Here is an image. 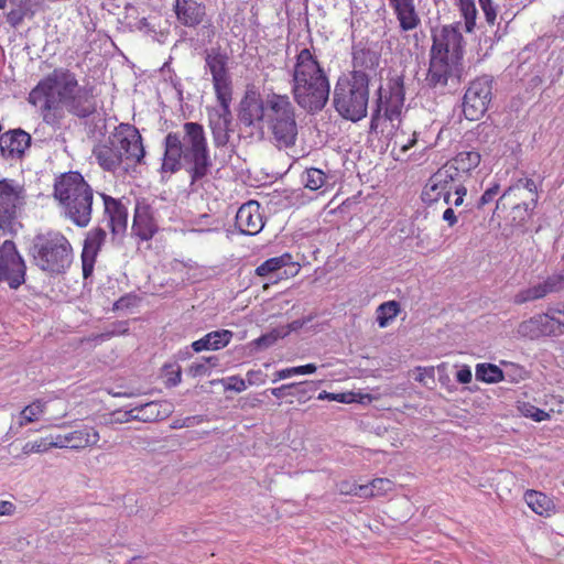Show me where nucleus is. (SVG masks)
Segmentation results:
<instances>
[{"instance_id": "f257e3e1", "label": "nucleus", "mask_w": 564, "mask_h": 564, "mask_svg": "<svg viewBox=\"0 0 564 564\" xmlns=\"http://www.w3.org/2000/svg\"><path fill=\"white\" fill-rule=\"evenodd\" d=\"M183 132V135L180 132L165 135L161 172L175 174L184 169L194 185L209 174L213 162L203 126L185 122Z\"/></svg>"}, {"instance_id": "f03ea898", "label": "nucleus", "mask_w": 564, "mask_h": 564, "mask_svg": "<svg viewBox=\"0 0 564 564\" xmlns=\"http://www.w3.org/2000/svg\"><path fill=\"white\" fill-rule=\"evenodd\" d=\"M465 52L462 23L442 25L432 31V46L425 82L429 87H445L460 70Z\"/></svg>"}, {"instance_id": "7ed1b4c3", "label": "nucleus", "mask_w": 564, "mask_h": 564, "mask_svg": "<svg viewBox=\"0 0 564 564\" xmlns=\"http://www.w3.org/2000/svg\"><path fill=\"white\" fill-rule=\"evenodd\" d=\"M291 93L295 102L310 112L322 110L328 100V77L317 57L308 48L301 50L296 55Z\"/></svg>"}, {"instance_id": "20e7f679", "label": "nucleus", "mask_w": 564, "mask_h": 564, "mask_svg": "<svg viewBox=\"0 0 564 564\" xmlns=\"http://www.w3.org/2000/svg\"><path fill=\"white\" fill-rule=\"evenodd\" d=\"M370 52L360 48L352 52L354 69L349 76L339 77L333 95V105L337 113L345 120L358 122L367 117L369 104V76L362 70L366 57Z\"/></svg>"}, {"instance_id": "39448f33", "label": "nucleus", "mask_w": 564, "mask_h": 564, "mask_svg": "<svg viewBox=\"0 0 564 564\" xmlns=\"http://www.w3.org/2000/svg\"><path fill=\"white\" fill-rule=\"evenodd\" d=\"M228 55L219 48H212L205 57L206 67L213 77V86L219 108L208 111L209 126L216 143L228 141V131L232 120V83L228 72Z\"/></svg>"}, {"instance_id": "423d86ee", "label": "nucleus", "mask_w": 564, "mask_h": 564, "mask_svg": "<svg viewBox=\"0 0 564 564\" xmlns=\"http://www.w3.org/2000/svg\"><path fill=\"white\" fill-rule=\"evenodd\" d=\"M78 85L75 73L58 67L35 85L29 94L28 101L40 108L46 123L54 124L62 118L59 112Z\"/></svg>"}, {"instance_id": "0eeeda50", "label": "nucleus", "mask_w": 564, "mask_h": 564, "mask_svg": "<svg viewBox=\"0 0 564 564\" xmlns=\"http://www.w3.org/2000/svg\"><path fill=\"white\" fill-rule=\"evenodd\" d=\"M53 197L62 214L78 227L90 223L94 189L79 172H67L55 178Z\"/></svg>"}, {"instance_id": "6e6552de", "label": "nucleus", "mask_w": 564, "mask_h": 564, "mask_svg": "<svg viewBox=\"0 0 564 564\" xmlns=\"http://www.w3.org/2000/svg\"><path fill=\"white\" fill-rule=\"evenodd\" d=\"M404 101V75L390 73L386 84L381 85L376 93L369 132L387 137L391 135L402 121Z\"/></svg>"}, {"instance_id": "1a4fd4ad", "label": "nucleus", "mask_w": 564, "mask_h": 564, "mask_svg": "<svg viewBox=\"0 0 564 564\" xmlns=\"http://www.w3.org/2000/svg\"><path fill=\"white\" fill-rule=\"evenodd\" d=\"M239 121L247 127L271 131L274 139L282 140V96L271 94L263 100L261 95L248 89L239 102Z\"/></svg>"}, {"instance_id": "9d476101", "label": "nucleus", "mask_w": 564, "mask_h": 564, "mask_svg": "<svg viewBox=\"0 0 564 564\" xmlns=\"http://www.w3.org/2000/svg\"><path fill=\"white\" fill-rule=\"evenodd\" d=\"M539 192L535 181L520 177L508 186L496 202V213L512 227L528 224L538 205Z\"/></svg>"}, {"instance_id": "9b49d317", "label": "nucleus", "mask_w": 564, "mask_h": 564, "mask_svg": "<svg viewBox=\"0 0 564 564\" xmlns=\"http://www.w3.org/2000/svg\"><path fill=\"white\" fill-rule=\"evenodd\" d=\"M28 204L24 184L14 178L0 180V230L12 237L22 227L20 218Z\"/></svg>"}, {"instance_id": "f8f14e48", "label": "nucleus", "mask_w": 564, "mask_h": 564, "mask_svg": "<svg viewBox=\"0 0 564 564\" xmlns=\"http://www.w3.org/2000/svg\"><path fill=\"white\" fill-rule=\"evenodd\" d=\"M492 97V79L480 76L470 82L463 99V112L470 121L479 120L487 111Z\"/></svg>"}, {"instance_id": "ddd939ff", "label": "nucleus", "mask_w": 564, "mask_h": 564, "mask_svg": "<svg viewBox=\"0 0 564 564\" xmlns=\"http://www.w3.org/2000/svg\"><path fill=\"white\" fill-rule=\"evenodd\" d=\"M111 140L117 145L123 160L140 164L145 155L142 137L139 130L129 123L119 124L111 133Z\"/></svg>"}, {"instance_id": "4468645a", "label": "nucleus", "mask_w": 564, "mask_h": 564, "mask_svg": "<svg viewBox=\"0 0 564 564\" xmlns=\"http://www.w3.org/2000/svg\"><path fill=\"white\" fill-rule=\"evenodd\" d=\"M26 265L18 249H0V282L17 290L25 282Z\"/></svg>"}, {"instance_id": "2eb2a0df", "label": "nucleus", "mask_w": 564, "mask_h": 564, "mask_svg": "<svg viewBox=\"0 0 564 564\" xmlns=\"http://www.w3.org/2000/svg\"><path fill=\"white\" fill-rule=\"evenodd\" d=\"M35 264L51 274L64 273L73 261L72 249H34Z\"/></svg>"}, {"instance_id": "dca6fc26", "label": "nucleus", "mask_w": 564, "mask_h": 564, "mask_svg": "<svg viewBox=\"0 0 564 564\" xmlns=\"http://www.w3.org/2000/svg\"><path fill=\"white\" fill-rule=\"evenodd\" d=\"M32 138L23 129H11L2 133L0 154L11 162L21 161L30 149Z\"/></svg>"}, {"instance_id": "f3484780", "label": "nucleus", "mask_w": 564, "mask_h": 564, "mask_svg": "<svg viewBox=\"0 0 564 564\" xmlns=\"http://www.w3.org/2000/svg\"><path fill=\"white\" fill-rule=\"evenodd\" d=\"M236 226L241 234L254 236L264 227L261 206L256 200L241 205L236 214Z\"/></svg>"}, {"instance_id": "a211bd4d", "label": "nucleus", "mask_w": 564, "mask_h": 564, "mask_svg": "<svg viewBox=\"0 0 564 564\" xmlns=\"http://www.w3.org/2000/svg\"><path fill=\"white\" fill-rule=\"evenodd\" d=\"M564 290V273L547 276L543 282L520 291L513 302L518 305L545 297L547 294Z\"/></svg>"}, {"instance_id": "6ab92c4d", "label": "nucleus", "mask_w": 564, "mask_h": 564, "mask_svg": "<svg viewBox=\"0 0 564 564\" xmlns=\"http://www.w3.org/2000/svg\"><path fill=\"white\" fill-rule=\"evenodd\" d=\"M70 115L85 119L94 115L97 104L91 87L77 86L68 100L63 106Z\"/></svg>"}, {"instance_id": "aec40b11", "label": "nucleus", "mask_w": 564, "mask_h": 564, "mask_svg": "<svg viewBox=\"0 0 564 564\" xmlns=\"http://www.w3.org/2000/svg\"><path fill=\"white\" fill-rule=\"evenodd\" d=\"M437 171L441 178H445V185H443L445 192V204L454 205L455 207L463 205L464 198L467 195V188L465 186L466 180L454 172L451 166H446L445 164Z\"/></svg>"}, {"instance_id": "412c9836", "label": "nucleus", "mask_w": 564, "mask_h": 564, "mask_svg": "<svg viewBox=\"0 0 564 564\" xmlns=\"http://www.w3.org/2000/svg\"><path fill=\"white\" fill-rule=\"evenodd\" d=\"M132 234L141 241L150 240L158 230L152 209L144 200L137 202L132 223Z\"/></svg>"}, {"instance_id": "4be33fe9", "label": "nucleus", "mask_w": 564, "mask_h": 564, "mask_svg": "<svg viewBox=\"0 0 564 564\" xmlns=\"http://www.w3.org/2000/svg\"><path fill=\"white\" fill-rule=\"evenodd\" d=\"M104 202L105 215L108 218L112 234L126 231L128 226V208L119 198H113L105 193L100 194Z\"/></svg>"}, {"instance_id": "5701e85b", "label": "nucleus", "mask_w": 564, "mask_h": 564, "mask_svg": "<svg viewBox=\"0 0 564 564\" xmlns=\"http://www.w3.org/2000/svg\"><path fill=\"white\" fill-rule=\"evenodd\" d=\"M388 2L401 31L410 32L419 28L421 18L416 10L415 0H388Z\"/></svg>"}, {"instance_id": "b1692460", "label": "nucleus", "mask_w": 564, "mask_h": 564, "mask_svg": "<svg viewBox=\"0 0 564 564\" xmlns=\"http://www.w3.org/2000/svg\"><path fill=\"white\" fill-rule=\"evenodd\" d=\"M93 153L98 164L108 172H115L123 161V158L117 145L113 144L110 135L106 142L96 145Z\"/></svg>"}, {"instance_id": "393cba45", "label": "nucleus", "mask_w": 564, "mask_h": 564, "mask_svg": "<svg viewBox=\"0 0 564 564\" xmlns=\"http://www.w3.org/2000/svg\"><path fill=\"white\" fill-rule=\"evenodd\" d=\"M234 337L229 329L213 330L191 344L192 350L202 352L205 350H219L227 347Z\"/></svg>"}, {"instance_id": "a878e982", "label": "nucleus", "mask_w": 564, "mask_h": 564, "mask_svg": "<svg viewBox=\"0 0 564 564\" xmlns=\"http://www.w3.org/2000/svg\"><path fill=\"white\" fill-rule=\"evenodd\" d=\"M175 13L177 20L186 26L199 24L206 14L205 6L195 0H176Z\"/></svg>"}, {"instance_id": "bb28decb", "label": "nucleus", "mask_w": 564, "mask_h": 564, "mask_svg": "<svg viewBox=\"0 0 564 564\" xmlns=\"http://www.w3.org/2000/svg\"><path fill=\"white\" fill-rule=\"evenodd\" d=\"M481 162V155L478 151H460L454 158L445 163L446 166H451L454 172L460 175L463 178H468L470 173L479 166Z\"/></svg>"}, {"instance_id": "cd10ccee", "label": "nucleus", "mask_w": 564, "mask_h": 564, "mask_svg": "<svg viewBox=\"0 0 564 564\" xmlns=\"http://www.w3.org/2000/svg\"><path fill=\"white\" fill-rule=\"evenodd\" d=\"M523 499L528 507L538 516L550 518L556 512V505L554 500L544 492L528 489Z\"/></svg>"}, {"instance_id": "c85d7f7f", "label": "nucleus", "mask_w": 564, "mask_h": 564, "mask_svg": "<svg viewBox=\"0 0 564 564\" xmlns=\"http://www.w3.org/2000/svg\"><path fill=\"white\" fill-rule=\"evenodd\" d=\"M546 317L543 314H535L522 321L517 327V334L524 339L536 340L547 336Z\"/></svg>"}, {"instance_id": "c756f323", "label": "nucleus", "mask_w": 564, "mask_h": 564, "mask_svg": "<svg viewBox=\"0 0 564 564\" xmlns=\"http://www.w3.org/2000/svg\"><path fill=\"white\" fill-rule=\"evenodd\" d=\"M99 438V433L91 426L68 432L64 437L67 441V448L76 451L96 445Z\"/></svg>"}, {"instance_id": "7c9ffc66", "label": "nucleus", "mask_w": 564, "mask_h": 564, "mask_svg": "<svg viewBox=\"0 0 564 564\" xmlns=\"http://www.w3.org/2000/svg\"><path fill=\"white\" fill-rule=\"evenodd\" d=\"M162 403L160 402H148L133 409L126 411L123 413V419L121 422L129 421H141V422H152L162 419L164 415L161 413Z\"/></svg>"}, {"instance_id": "2f4dec72", "label": "nucleus", "mask_w": 564, "mask_h": 564, "mask_svg": "<svg viewBox=\"0 0 564 564\" xmlns=\"http://www.w3.org/2000/svg\"><path fill=\"white\" fill-rule=\"evenodd\" d=\"M393 144L391 154L395 160H401L402 156L417 143V133H406L403 130L399 131V128L392 132Z\"/></svg>"}, {"instance_id": "473e14b6", "label": "nucleus", "mask_w": 564, "mask_h": 564, "mask_svg": "<svg viewBox=\"0 0 564 564\" xmlns=\"http://www.w3.org/2000/svg\"><path fill=\"white\" fill-rule=\"evenodd\" d=\"M445 178H441L438 171H436L425 184L422 191V200L426 204L438 202L441 198L445 202V192L443 185Z\"/></svg>"}, {"instance_id": "72a5a7b5", "label": "nucleus", "mask_w": 564, "mask_h": 564, "mask_svg": "<svg viewBox=\"0 0 564 564\" xmlns=\"http://www.w3.org/2000/svg\"><path fill=\"white\" fill-rule=\"evenodd\" d=\"M46 402L36 400L22 409V411L14 416L15 423L19 427H23L29 423L37 421L45 413Z\"/></svg>"}, {"instance_id": "f704fd0d", "label": "nucleus", "mask_w": 564, "mask_h": 564, "mask_svg": "<svg viewBox=\"0 0 564 564\" xmlns=\"http://www.w3.org/2000/svg\"><path fill=\"white\" fill-rule=\"evenodd\" d=\"M475 376L478 381L485 383H498L505 379L503 371L497 365L489 362L477 364Z\"/></svg>"}, {"instance_id": "c9c22d12", "label": "nucleus", "mask_w": 564, "mask_h": 564, "mask_svg": "<svg viewBox=\"0 0 564 564\" xmlns=\"http://www.w3.org/2000/svg\"><path fill=\"white\" fill-rule=\"evenodd\" d=\"M286 99L288 97L284 95V147H290L295 143L297 127L294 118V111Z\"/></svg>"}, {"instance_id": "e433bc0d", "label": "nucleus", "mask_w": 564, "mask_h": 564, "mask_svg": "<svg viewBox=\"0 0 564 564\" xmlns=\"http://www.w3.org/2000/svg\"><path fill=\"white\" fill-rule=\"evenodd\" d=\"M547 322V336L557 337L564 335V308H550L546 313H542Z\"/></svg>"}, {"instance_id": "4c0bfd02", "label": "nucleus", "mask_w": 564, "mask_h": 564, "mask_svg": "<svg viewBox=\"0 0 564 564\" xmlns=\"http://www.w3.org/2000/svg\"><path fill=\"white\" fill-rule=\"evenodd\" d=\"M400 312V304L397 301H388L377 308V323L381 328L387 327Z\"/></svg>"}, {"instance_id": "58836bf2", "label": "nucleus", "mask_w": 564, "mask_h": 564, "mask_svg": "<svg viewBox=\"0 0 564 564\" xmlns=\"http://www.w3.org/2000/svg\"><path fill=\"white\" fill-rule=\"evenodd\" d=\"M364 486L367 487L365 499L383 497L394 488L393 481L388 478H375Z\"/></svg>"}, {"instance_id": "ea45409f", "label": "nucleus", "mask_w": 564, "mask_h": 564, "mask_svg": "<svg viewBox=\"0 0 564 564\" xmlns=\"http://www.w3.org/2000/svg\"><path fill=\"white\" fill-rule=\"evenodd\" d=\"M457 6L465 22V31L468 33L473 32L477 19L475 0H458Z\"/></svg>"}, {"instance_id": "a19ab883", "label": "nucleus", "mask_w": 564, "mask_h": 564, "mask_svg": "<svg viewBox=\"0 0 564 564\" xmlns=\"http://www.w3.org/2000/svg\"><path fill=\"white\" fill-rule=\"evenodd\" d=\"M218 365L216 356L202 357L192 362L187 368V375L192 378L204 377L209 373V369Z\"/></svg>"}, {"instance_id": "79ce46f5", "label": "nucleus", "mask_w": 564, "mask_h": 564, "mask_svg": "<svg viewBox=\"0 0 564 564\" xmlns=\"http://www.w3.org/2000/svg\"><path fill=\"white\" fill-rule=\"evenodd\" d=\"M301 180L306 188L317 191L324 186L326 174L319 169L311 167L303 172Z\"/></svg>"}, {"instance_id": "37998d69", "label": "nucleus", "mask_w": 564, "mask_h": 564, "mask_svg": "<svg viewBox=\"0 0 564 564\" xmlns=\"http://www.w3.org/2000/svg\"><path fill=\"white\" fill-rule=\"evenodd\" d=\"M34 247H69V242L61 232L48 231L37 236Z\"/></svg>"}, {"instance_id": "c03bdc74", "label": "nucleus", "mask_w": 564, "mask_h": 564, "mask_svg": "<svg viewBox=\"0 0 564 564\" xmlns=\"http://www.w3.org/2000/svg\"><path fill=\"white\" fill-rule=\"evenodd\" d=\"M98 250L99 249H83L82 251L83 276L85 280H88L93 275Z\"/></svg>"}, {"instance_id": "a18cd8bd", "label": "nucleus", "mask_w": 564, "mask_h": 564, "mask_svg": "<svg viewBox=\"0 0 564 564\" xmlns=\"http://www.w3.org/2000/svg\"><path fill=\"white\" fill-rule=\"evenodd\" d=\"M338 490L341 495L357 496L364 498L367 496V487L358 485L355 480H341L338 484Z\"/></svg>"}, {"instance_id": "49530a36", "label": "nucleus", "mask_w": 564, "mask_h": 564, "mask_svg": "<svg viewBox=\"0 0 564 564\" xmlns=\"http://www.w3.org/2000/svg\"><path fill=\"white\" fill-rule=\"evenodd\" d=\"M519 410L525 417L532 419L535 422H542L550 419V414L547 412L529 402H523L519 405Z\"/></svg>"}, {"instance_id": "de8ad7c7", "label": "nucleus", "mask_w": 564, "mask_h": 564, "mask_svg": "<svg viewBox=\"0 0 564 564\" xmlns=\"http://www.w3.org/2000/svg\"><path fill=\"white\" fill-rule=\"evenodd\" d=\"M107 237L105 229L100 227L93 228L88 231L83 247H101Z\"/></svg>"}, {"instance_id": "09e8293b", "label": "nucleus", "mask_w": 564, "mask_h": 564, "mask_svg": "<svg viewBox=\"0 0 564 564\" xmlns=\"http://www.w3.org/2000/svg\"><path fill=\"white\" fill-rule=\"evenodd\" d=\"M500 193V184L498 182H494L488 188H486L480 196L477 208H482L484 206L492 203Z\"/></svg>"}, {"instance_id": "8fccbe9b", "label": "nucleus", "mask_w": 564, "mask_h": 564, "mask_svg": "<svg viewBox=\"0 0 564 564\" xmlns=\"http://www.w3.org/2000/svg\"><path fill=\"white\" fill-rule=\"evenodd\" d=\"M48 449L50 448L47 437H42L40 440L25 443L24 446L22 447V453L24 455H30L34 453L40 454L47 452Z\"/></svg>"}, {"instance_id": "3c124183", "label": "nucleus", "mask_w": 564, "mask_h": 564, "mask_svg": "<svg viewBox=\"0 0 564 564\" xmlns=\"http://www.w3.org/2000/svg\"><path fill=\"white\" fill-rule=\"evenodd\" d=\"M479 6L485 14L486 22L489 25H495L497 21L498 10L494 0H478Z\"/></svg>"}, {"instance_id": "603ef678", "label": "nucleus", "mask_w": 564, "mask_h": 564, "mask_svg": "<svg viewBox=\"0 0 564 564\" xmlns=\"http://www.w3.org/2000/svg\"><path fill=\"white\" fill-rule=\"evenodd\" d=\"M278 338L279 334L276 332H271L254 339L250 345L258 350H262L272 346L278 340Z\"/></svg>"}, {"instance_id": "864d4df0", "label": "nucleus", "mask_w": 564, "mask_h": 564, "mask_svg": "<svg viewBox=\"0 0 564 564\" xmlns=\"http://www.w3.org/2000/svg\"><path fill=\"white\" fill-rule=\"evenodd\" d=\"M282 264V257L281 258H272L263 262L261 265H259L256 270L257 274L260 276H265L269 273L278 270Z\"/></svg>"}, {"instance_id": "5fc2aeb1", "label": "nucleus", "mask_w": 564, "mask_h": 564, "mask_svg": "<svg viewBox=\"0 0 564 564\" xmlns=\"http://www.w3.org/2000/svg\"><path fill=\"white\" fill-rule=\"evenodd\" d=\"M318 400H329V401H337L340 403H350L354 401V393H351V392L332 393V392L323 391L318 394Z\"/></svg>"}, {"instance_id": "6e6d98bb", "label": "nucleus", "mask_w": 564, "mask_h": 564, "mask_svg": "<svg viewBox=\"0 0 564 564\" xmlns=\"http://www.w3.org/2000/svg\"><path fill=\"white\" fill-rule=\"evenodd\" d=\"M415 372H416V376H415V380L422 384H426V379H430L432 382H434V378H435V371H434V367L433 366H430V367H416L415 368Z\"/></svg>"}, {"instance_id": "4d7b16f0", "label": "nucleus", "mask_w": 564, "mask_h": 564, "mask_svg": "<svg viewBox=\"0 0 564 564\" xmlns=\"http://www.w3.org/2000/svg\"><path fill=\"white\" fill-rule=\"evenodd\" d=\"M316 371L314 364H307L299 367L284 368V379L290 378L294 375H307Z\"/></svg>"}, {"instance_id": "13d9d810", "label": "nucleus", "mask_w": 564, "mask_h": 564, "mask_svg": "<svg viewBox=\"0 0 564 564\" xmlns=\"http://www.w3.org/2000/svg\"><path fill=\"white\" fill-rule=\"evenodd\" d=\"M225 388L235 392H242L247 389V383L245 379L231 376L226 379Z\"/></svg>"}, {"instance_id": "bf43d9fd", "label": "nucleus", "mask_w": 564, "mask_h": 564, "mask_svg": "<svg viewBox=\"0 0 564 564\" xmlns=\"http://www.w3.org/2000/svg\"><path fill=\"white\" fill-rule=\"evenodd\" d=\"M47 442H48V448H67V441L64 440L65 434H57V435H48Z\"/></svg>"}, {"instance_id": "052dcab7", "label": "nucleus", "mask_w": 564, "mask_h": 564, "mask_svg": "<svg viewBox=\"0 0 564 564\" xmlns=\"http://www.w3.org/2000/svg\"><path fill=\"white\" fill-rule=\"evenodd\" d=\"M291 257L284 253V278L293 276L300 271V264L297 262L288 263Z\"/></svg>"}, {"instance_id": "680f3d73", "label": "nucleus", "mask_w": 564, "mask_h": 564, "mask_svg": "<svg viewBox=\"0 0 564 564\" xmlns=\"http://www.w3.org/2000/svg\"><path fill=\"white\" fill-rule=\"evenodd\" d=\"M473 375L471 370L468 366H463L457 372H456V380L459 383H469L471 381Z\"/></svg>"}, {"instance_id": "e2e57ef3", "label": "nucleus", "mask_w": 564, "mask_h": 564, "mask_svg": "<svg viewBox=\"0 0 564 564\" xmlns=\"http://www.w3.org/2000/svg\"><path fill=\"white\" fill-rule=\"evenodd\" d=\"M24 18V13L21 10H11L7 14V21L10 25L17 26L19 25Z\"/></svg>"}, {"instance_id": "0e129e2a", "label": "nucleus", "mask_w": 564, "mask_h": 564, "mask_svg": "<svg viewBox=\"0 0 564 564\" xmlns=\"http://www.w3.org/2000/svg\"><path fill=\"white\" fill-rule=\"evenodd\" d=\"M181 381H182V372H181L180 367L176 370L167 373L166 384L169 387H176L177 384L181 383Z\"/></svg>"}, {"instance_id": "69168bd1", "label": "nucleus", "mask_w": 564, "mask_h": 564, "mask_svg": "<svg viewBox=\"0 0 564 564\" xmlns=\"http://www.w3.org/2000/svg\"><path fill=\"white\" fill-rule=\"evenodd\" d=\"M443 220L446 221L449 227H453L457 224V216L453 208L448 207L444 210Z\"/></svg>"}, {"instance_id": "338daca9", "label": "nucleus", "mask_w": 564, "mask_h": 564, "mask_svg": "<svg viewBox=\"0 0 564 564\" xmlns=\"http://www.w3.org/2000/svg\"><path fill=\"white\" fill-rule=\"evenodd\" d=\"M196 421V417L189 416L185 419H177L173 422L172 427L173 429H182V427H189L192 426Z\"/></svg>"}, {"instance_id": "774afa93", "label": "nucleus", "mask_w": 564, "mask_h": 564, "mask_svg": "<svg viewBox=\"0 0 564 564\" xmlns=\"http://www.w3.org/2000/svg\"><path fill=\"white\" fill-rule=\"evenodd\" d=\"M247 381L249 384H259L263 382L262 372L261 371H248L247 372Z\"/></svg>"}]
</instances>
